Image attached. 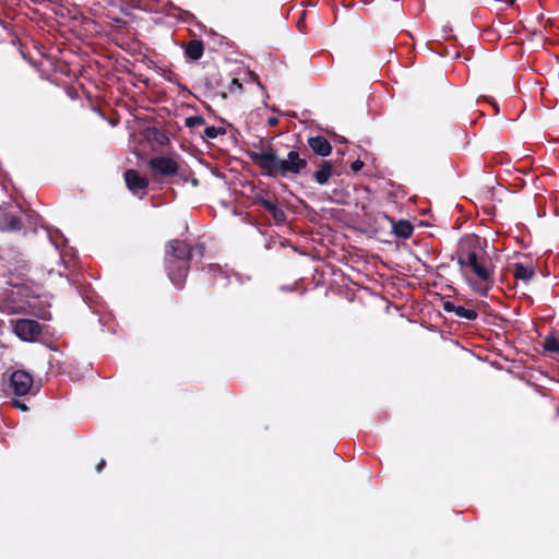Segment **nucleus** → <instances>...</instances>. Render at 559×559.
<instances>
[{
    "label": "nucleus",
    "mask_w": 559,
    "mask_h": 559,
    "mask_svg": "<svg viewBox=\"0 0 559 559\" xmlns=\"http://www.w3.org/2000/svg\"><path fill=\"white\" fill-rule=\"evenodd\" d=\"M460 273L467 286L479 296H487L495 285L496 266L479 237L462 239L456 251Z\"/></svg>",
    "instance_id": "f257e3e1"
},
{
    "label": "nucleus",
    "mask_w": 559,
    "mask_h": 559,
    "mask_svg": "<svg viewBox=\"0 0 559 559\" xmlns=\"http://www.w3.org/2000/svg\"><path fill=\"white\" fill-rule=\"evenodd\" d=\"M249 157L265 175L271 177H285L288 174L296 175L307 167V160L301 158L297 151H290L287 154V158L281 159L269 147L260 152H250Z\"/></svg>",
    "instance_id": "f03ea898"
},
{
    "label": "nucleus",
    "mask_w": 559,
    "mask_h": 559,
    "mask_svg": "<svg viewBox=\"0 0 559 559\" xmlns=\"http://www.w3.org/2000/svg\"><path fill=\"white\" fill-rule=\"evenodd\" d=\"M191 247L185 241L175 239L168 242L166 252V266L173 284L181 287L189 269Z\"/></svg>",
    "instance_id": "7ed1b4c3"
},
{
    "label": "nucleus",
    "mask_w": 559,
    "mask_h": 559,
    "mask_svg": "<svg viewBox=\"0 0 559 559\" xmlns=\"http://www.w3.org/2000/svg\"><path fill=\"white\" fill-rule=\"evenodd\" d=\"M14 334L23 342H35L43 332V325L36 320H11Z\"/></svg>",
    "instance_id": "20e7f679"
},
{
    "label": "nucleus",
    "mask_w": 559,
    "mask_h": 559,
    "mask_svg": "<svg viewBox=\"0 0 559 559\" xmlns=\"http://www.w3.org/2000/svg\"><path fill=\"white\" fill-rule=\"evenodd\" d=\"M10 386L14 395L25 396L33 389V377L24 370H16L10 378Z\"/></svg>",
    "instance_id": "39448f33"
},
{
    "label": "nucleus",
    "mask_w": 559,
    "mask_h": 559,
    "mask_svg": "<svg viewBox=\"0 0 559 559\" xmlns=\"http://www.w3.org/2000/svg\"><path fill=\"white\" fill-rule=\"evenodd\" d=\"M8 207H11L10 211L5 209H1L0 213V230L2 231H13L19 230L22 226L21 218L19 213H21V209L17 205L8 204Z\"/></svg>",
    "instance_id": "423d86ee"
},
{
    "label": "nucleus",
    "mask_w": 559,
    "mask_h": 559,
    "mask_svg": "<svg viewBox=\"0 0 559 559\" xmlns=\"http://www.w3.org/2000/svg\"><path fill=\"white\" fill-rule=\"evenodd\" d=\"M124 180L128 189L139 198L146 194L148 180L145 176H141L138 170L129 169L124 173Z\"/></svg>",
    "instance_id": "0eeeda50"
},
{
    "label": "nucleus",
    "mask_w": 559,
    "mask_h": 559,
    "mask_svg": "<svg viewBox=\"0 0 559 559\" xmlns=\"http://www.w3.org/2000/svg\"><path fill=\"white\" fill-rule=\"evenodd\" d=\"M151 170L157 176H173L178 171L177 162L167 156L154 157L148 163Z\"/></svg>",
    "instance_id": "6e6552de"
},
{
    "label": "nucleus",
    "mask_w": 559,
    "mask_h": 559,
    "mask_svg": "<svg viewBox=\"0 0 559 559\" xmlns=\"http://www.w3.org/2000/svg\"><path fill=\"white\" fill-rule=\"evenodd\" d=\"M443 309L445 312H453L456 317L468 321H473L478 317V313L475 309L456 306L451 301L444 302Z\"/></svg>",
    "instance_id": "1a4fd4ad"
},
{
    "label": "nucleus",
    "mask_w": 559,
    "mask_h": 559,
    "mask_svg": "<svg viewBox=\"0 0 559 559\" xmlns=\"http://www.w3.org/2000/svg\"><path fill=\"white\" fill-rule=\"evenodd\" d=\"M308 144L311 150L320 156H328L331 154L332 146L324 136L318 135L310 138L308 140Z\"/></svg>",
    "instance_id": "9d476101"
},
{
    "label": "nucleus",
    "mask_w": 559,
    "mask_h": 559,
    "mask_svg": "<svg viewBox=\"0 0 559 559\" xmlns=\"http://www.w3.org/2000/svg\"><path fill=\"white\" fill-rule=\"evenodd\" d=\"M535 271L532 265H524L522 263H515L513 265V276L516 280L528 282L534 276Z\"/></svg>",
    "instance_id": "9b49d317"
},
{
    "label": "nucleus",
    "mask_w": 559,
    "mask_h": 559,
    "mask_svg": "<svg viewBox=\"0 0 559 559\" xmlns=\"http://www.w3.org/2000/svg\"><path fill=\"white\" fill-rule=\"evenodd\" d=\"M204 47L200 40H191L186 46V56L191 60H199L203 56Z\"/></svg>",
    "instance_id": "f8f14e48"
},
{
    "label": "nucleus",
    "mask_w": 559,
    "mask_h": 559,
    "mask_svg": "<svg viewBox=\"0 0 559 559\" xmlns=\"http://www.w3.org/2000/svg\"><path fill=\"white\" fill-rule=\"evenodd\" d=\"M332 176V166L329 162H323L319 169L314 173L318 183L325 185Z\"/></svg>",
    "instance_id": "ddd939ff"
},
{
    "label": "nucleus",
    "mask_w": 559,
    "mask_h": 559,
    "mask_svg": "<svg viewBox=\"0 0 559 559\" xmlns=\"http://www.w3.org/2000/svg\"><path fill=\"white\" fill-rule=\"evenodd\" d=\"M263 207L273 215L275 221H283L284 219V212L277 207V205L270 201V200H263L262 201Z\"/></svg>",
    "instance_id": "4468645a"
},
{
    "label": "nucleus",
    "mask_w": 559,
    "mask_h": 559,
    "mask_svg": "<svg viewBox=\"0 0 559 559\" xmlns=\"http://www.w3.org/2000/svg\"><path fill=\"white\" fill-rule=\"evenodd\" d=\"M394 231L402 238H408L413 234V226L406 221H400L394 226Z\"/></svg>",
    "instance_id": "2eb2a0df"
},
{
    "label": "nucleus",
    "mask_w": 559,
    "mask_h": 559,
    "mask_svg": "<svg viewBox=\"0 0 559 559\" xmlns=\"http://www.w3.org/2000/svg\"><path fill=\"white\" fill-rule=\"evenodd\" d=\"M226 132L223 127L210 126L204 129V136L207 139H216L218 135Z\"/></svg>",
    "instance_id": "dca6fc26"
},
{
    "label": "nucleus",
    "mask_w": 559,
    "mask_h": 559,
    "mask_svg": "<svg viewBox=\"0 0 559 559\" xmlns=\"http://www.w3.org/2000/svg\"><path fill=\"white\" fill-rule=\"evenodd\" d=\"M544 348L547 352L558 353L559 352V341L554 336H549L545 340Z\"/></svg>",
    "instance_id": "f3484780"
},
{
    "label": "nucleus",
    "mask_w": 559,
    "mask_h": 559,
    "mask_svg": "<svg viewBox=\"0 0 559 559\" xmlns=\"http://www.w3.org/2000/svg\"><path fill=\"white\" fill-rule=\"evenodd\" d=\"M204 122H205L204 118H202L200 116H193V117L187 118L186 126L192 128L195 126L204 124Z\"/></svg>",
    "instance_id": "a211bd4d"
},
{
    "label": "nucleus",
    "mask_w": 559,
    "mask_h": 559,
    "mask_svg": "<svg viewBox=\"0 0 559 559\" xmlns=\"http://www.w3.org/2000/svg\"><path fill=\"white\" fill-rule=\"evenodd\" d=\"M13 406L21 409L22 412L28 411L27 405L24 402H21L19 400H13Z\"/></svg>",
    "instance_id": "6ab92c4d"
},
{
    "label": "nucleus",
    "mask_w": 559,
    "mask_h": 559,
    "mask_svg": "<svg viewBox=\"0 0 559 559\" xmlns=\"http://www.w3.org/2000/svg\"><path fill=\"white\" fill-rule=\"evenodd\" d=\"M362 165H364V163H362V162H360V160H356V162H354V163L352 164V169H353L354 171H358V170H360V169H361Z\"/></svg>",
    "instance_id": "aec40b11"
},
{
    "label": "nucleus",
    "mask_w": 559,
    "mask_h": 559,
    "mask_svg": "<svg viewBox=\"0 0 559 559\" xmlns=\"http://www.w3.org/2000/svg\"><path fill=\"white\" fill-rule=\"evenodd\" d=\"M105 465H106L105 460H102V461L97 464V466H96L97 472H98V473H99V472H102V469L105 467Z\"/></svg>",
    "instance_id": "412c9836"
},
{
    "label": "nucleus",
    "mask_w": 559,
    "mask_h": 559,
    "mask_svg": "<svg viewBox=\"0 0 559 559\" xmlns=\"http://www.w3.org/2000/svg\"><path fill=\"white\" fill-rule=\"evenodd\" d=\"M277 123V119L276 118H270L269 119V124L270 126H275Z\"/></svg>",
    "instance_id": "4be33fe9"
},
{
    "label": "nucleus",
    "mask_w": 559,
    "mask_h": 559,
    "mask_svg": "<svg viewBox=\"0 0 559 559\" xmlns=\"http://www.w3.org/2000/svg\"><path fill=\"white\" fill-rule=\"evenodd\" d=\"M233 84H237L238 86H240V84L238 83V80H237V79H234V80H233Z\"/></svg>",
    "instance_id": "5701e85b"
},
{
    "label": "nucleus",
    "mask_w": 559,
    "mask_h": 559,
    "mask_svg": "<svg viewBox=\"0 0 559 559\" xmlns=\"http://www.w3.org/2000/svg\"><path fill=\"white\" fill-rule=\"evenodd\" d=\"M23 311H25V310L22 307L19 310H16V312H23Z\"/></svg>",
    "instance_id": "b1692460"
}]
</instances>
